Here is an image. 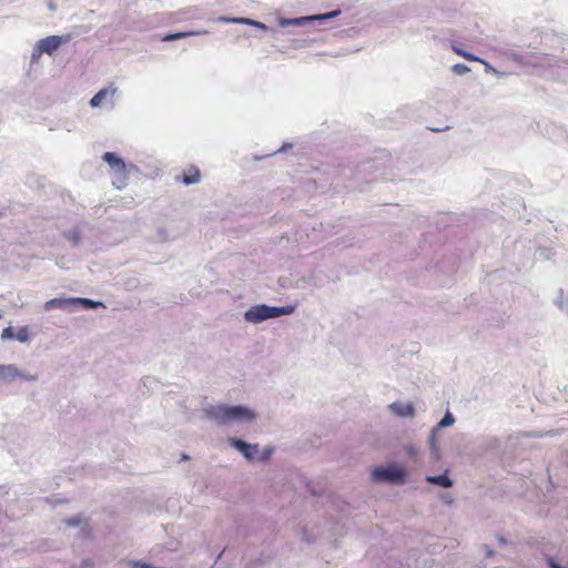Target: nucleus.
I'll return each mask as SVG.
<instances>
[{"instance_id":"dca6fc26","label":"nucleus","mask_w":568,"mask_h":568,"mask_svg":"<svg viewBox=\"0 0 568 568\" xmlns=\"http://www.w3.org/2000/svg\"><path fill=\"white\" fill-rule=\"evenodd\" d=\"M200 33L201 32H195V31L169 33L162 38V41L168 42V41L179 40V39H183V38L200 34Z\"/></svg>"},{"instance_id":"9b49d317","label":"nucleus","mask_w":568,"mask_h":568,"mask_svg":"<svg viewBox=\"0 0 568 568\" xmlns=\"http://www.w3.org/2000/svg\"><path fill=\"white\" fill-rule=\"evenodd\" d=\"M389 408L393 413L400 417H413L415 414V409L412 403L395 402L389 405Z\"/></svg>"},{"instance_id":"4468645a","label":"nucleus","mask_w":568,"mask_h":568,"mask_svg":"<svg viewBox=\"0 0 568 568\" xmlns=\"http://www.w3.org/2000/svg\"><path fill=\"white\" fill-rule=\"evenodd\" d=\"M426 480L430 484H435L445 488H448L453 485L447 475L428 476Z\"/></svg>"},{"instance_id":"f03ea898","label":"nucleus","mask_w":568,"mask_h":568,"mask_svg":"<svg viewBox=\"0 0 568 568\" xmlns=\"http://www.w3.org/2000/svg\"><path fill=\"white\" fill-rule=\"evenodd\" d=\"M294 308L292 306L275 307L264 304L255 305L245 312L244 318L250 323H261L262 321L268 318H275L282 315L291 314Z\"/></svg>"},{"instance_id":"0eeeda50","label":"nucleus","mask_w":568,"mask_h":568,"mask_svg":"<svg viewBox=\"0 0 568 568\" xmlns=\"http://www.w3.org/2000/svg\"><path fill=\"white\" fill-rule=\"evenodd\" d=\"M339 13V11H332L324 14H315V16H308V17H301L295 19H282L280 21V24L282 27L286 26H304L306 23H310L312 21H324L327 19H331L333 17H336Z\"/></svg>"},{"instance_id":"5701e85b","label":"nucleus","mask_w":568,"mask_h":568,"mask_svg":"<svg viewBox=\"0 0 568 568\" xmlns=\"http://www.w3.org/2000/svg\"><path fill=\"white\" fill-rule=\"evenodd\" d=\"M65 523L69 525V526H75L80 523L79 519L77 518H71V519H67Z\"/></svg>"},{"instance_id":"f8f14e48","label":"nucleus","mask_w":568,"mask_h":568,"mask_svg":"<svg viewBox=\"0 0 568 568\" xmlns=\"http://www.w3.org/2000/svg\"><path fill=\"white\" fill-rule=\"evenodd\" d=\"M200 179H201L200 170L194 165L189 166L183 172L182 176L178 178V180L181 181L182 183H184L185 185L195 184L200 181Z\"/></svg>"},{"instance_id":"b1692460","label":"nucleus","mask_w":568,"mask_h":568,"mask_svg":"<svg viewBox=\"0 0 568 568\" xmlns=\"http://www.w3.org/2000/svg\"><path fill=\"white\" fill-rule=\"evenodd\" d=\"M134 566L139 568H153L150 565L140 561L134 562Z\"/></svg>"},{"instance_id":"39448f33","label":"nucleus","mask_w":568,"mask_h":568,"mask_svg":"<svg viewBox=\"0 0 568 568\" xmlns=\"http://www.w3.org/2000/svg\"><path fill=\"white\" fill-rule=\"evenodd\" d=\"M102 159L119 175L120 184H118V187L125 185L128 180V166L123 159H121L113 152H105Z\"/></svg>"},{"instance_id":"ddd939ff","label":"nucleus","mask_w":568,"mask_h":568,"mask_svg":"<svg viewBox=\"0 0 568 568\" xmlns=\"http://www.w3.org/2000/svg\"><path fill=\"white\" fill-rule=\"evenodd\" d=\"M450 48H452V50H453L457 55H459V57H462V58H464V59H466V60H468V61H476V62H480V63L485 64V65H486V68H490V67H489V64H488L485 60H483V59H480V58H478V57L474 55V54H473V53H470V52L465 51V50L462 48V44H460V43H458V42L454 41V42H452Z\"/></svg>"},{"instance_id":"423d86ee","label":"nucleus","mask_w":568,"mask_h":568,"mask_svg":"<svg viewBox=\"0 0 568 568\" xmlns=\"http://www.w3.org/2000/svg\"><path fill=\"white\" fill-rule=\"evenodd\" d=\"M69 40H70V36H64V37L49 36L44 39H41L37 43L38 54L48 53L51 55L52 53H54L58 50V48L62 43L68 42Z\"/></svg>"},{"instance_id":"6e6552de","label":"nucleus","mask_w":568,"mask_h":568,"mask_svg":"<svg viewBox=\"0 0 568 568\" xmlns=\"http://www.w3.org/2000/svg\"><path fill=\"white\" fill-rule=\"evenodd\" d=\"M16 378L33 381L36 379V376L23 375L14 365H0V379L13 381Z\"/></svg>"},{"instance_id":"aec40b11","label":"nucleus","mask_w":568,"mask_h":568,"mask_svg":"<svg viewBox=\"0 0 568 568\" xmlns=\"http://www.w3.org/2000/svg\"><path fill=\"white\" fill-rule=\"evenodd\" d=\"M14 336H16V334L11 326L6 327L1 334L2 339H12V338H14Z\"/></svg>"},{"instance_id":"a211bd4d","label":"nucleus","mask_w":568,"mask_h":568,"mask_svg":"<svg viewBox=\"0 0 568 568\" xmlns=\"http://www.w3.org/2000/svg\"><path fill=\"white\" fill-rule=\"evenodd\" d=\"M235 22H240V23H246V24H252V26H256V27H260L262 28L263 30H266L267 27L261 22H257V21H253L251 19H247V18H240V19H234Z\"/></svg>"},{"instance_id":"f257e3e1","label":"nucleus","mask_w":568,"mask_h":568,"mask_svg":"<svg viewBox=\"0 0 568 568\" xmlns=\"http://www.w3.org/2000/svg\"><path fill=\"white\" fill-rule=\"evenodd\" d=\"M206 415L221 425L232 422H250L255 418V414L244 406H211L206 409Z\"/></svg>"},{"instance_id":"393cba45","label":"nucleus","mask_w":568,"mask_h":568,"mask_svg":"<svg viewBox=\"0 0 568 568\" xmlns=\"http://www.w3.org/2000/svg\"><path fill=\"white\" fill-rule=\"evenodd\" d=\"M548 564L550 568H564L560 565L556 564L551 558L548 559Z\"/></svg>"},{"instance_id":"20e7f679","label":"nucleus","mask_w":568,"mask_h":568,"mask_svg":"<svg viewBox=\"0 0 568 568\" xmlns=\"http://www.w3.org/2000/svg\"><path fill=\"white\" fill-rule=\"evenodd\" d=\"M372 475L376 481L403 483L406 473L403 467L390 465L387 467H376Z\"/></svg>"},{"instance_id":"2eb2a0df","label":"nucleus","mask_w":568,"mask_h":568,"mask_svg":"<svg viewBox=\"0 0 568 568\" xmlns=\"http://www.w3.org/2000/svg\"><path fill=\"white\" fill-rule=\"evenodd\" d=\"M69 305H72L71 298H52L45 303V308L47 310L55 308V307L63 308Z\"/></svg>"},{"instance_id":"7ed1b4c3","label":"nucleus","mask_w":568,"mask_h":568,"mask_svg":"<svg viewBox=\"0 0 568 568\" xmlns=\"http://www.w3.org/2000/svg\"><path fill=\"white\" fill-rule=\"evenodd\" d=\"M229 443L234 447L236 448L237 450H240L242 453V455L247 459V460H267L272 453H273V448L272 447H267L265 448L261 454L258 452V446L257 445H251V444H247L241 439H237L235 437H230L229 438Z\"/></svg>"},{"instance_id":"6ab92c4d","label":"nucleus","mask_w":568,"mask_h":568,"mask_svg":"<svg viewBox=\"0 0 568 568\" xmlns=\"http://www.w3.org/2000/svg\"><path fill=\"white\" fill-rule=\"evenodd\" d=\"M455 422L454 417L452 416V414L447 413L443 418L442 420L439 422L438 426L439 427H447V426H450L453 425Z\"/></svg>"},{"instance_id":"f3484780","label":"nucleus","mask_w":568,"mask_h":568,"mask_svg":"<svg viewBox=\"0 0 568 568\" xmlns=\"http://www.w3.org/2000/svg\"><path fill=\"white\" fill-rule=\"evenodd\" d=\"M71 301H72V305L73 304H82L85 307H90V308L101 305V303L93 302L92 300H89V298L79 297V298H71Z\"/></svg>"},{"instance_id":"4be33fe9","label":"nucleus","mask_w":568,"mask_h":568,"mask_svg":"<svg viewBox=\"0 0 568 568\" xmlns=\"http://www.w3.org/2000/svg\"><path fill=\"white\" fill-rule=\"evenodd\" d=\"M453 70L457 74H464L469 71V68L466 64L457 63L453 67Z\"/></svg>"},{"instance_id":"1a4fd4ad","label":"nucleus","mask_w":568,"mask_h":568,"mask_svg":"<svg viewBox=\"0 0 568 568\" xmlns=\"http://www.w3.org/2000/svg\"><path fill=\"white\" fill-rule=\"evenodd\" d=\"M116 87L114 84H110L108 88L101 89L97 94L93 95V98L90 100V105L92 108L101 106L103 100L110 95L113 97L116 93Z\"/></svg>"},{"instance_id":"a878e982","label":"nucleus","mask_w":568,"mask_h":568,"mask_svg":"<svg viewBox=\"0 0 568 568\" xmlns=\"http://www.w3.org/2000/svg\"><path fill=\"white\" fill-rule=\"evenodd\" d=\"M407 452L412 455L415 454L414 448L412 446L407 448Z\"/></svg>"},{"instance_id":"9d476101","label":"nucleus","mask_w":568,"mask_h":568,"mask_svg":"<svg viewBox=\"0 0 568 568\" xmlns=\"http://www.w3.org/2000/svg\"><path fill=\"white\" fill-rule=\"evenodd\" d=\"M116 87L114 84H110L108 88L101 89L97 94L93 95V98L90 100V105L92 108L101 106L103 100L110 95L113 97L116 93Z\"/></svg>"},{"instance_id":"412c9836","label":"nucleus","mask_w":568,"mask_h":568,"mask_svg":"<svg viewBox=\"0 0 568 568\" xmlns=\"http://www.w3.org/2000/svg\"><path fill=\"white\" fill-rule=\"evenodd\" d=\"M29 337L28 329L26 327H21L18 334L14 336L20 342H26Z\"/></svg>"}]
</instances>
